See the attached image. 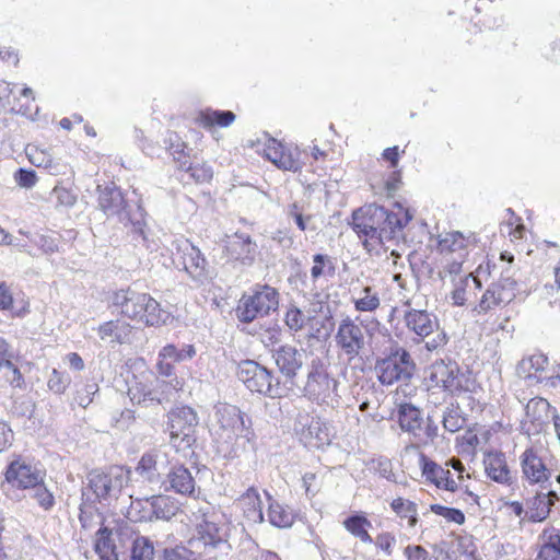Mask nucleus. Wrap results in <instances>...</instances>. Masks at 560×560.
<instances>
[{
    "instance_id": "37998d69",
    "label": "nucleus",
    "mask_w": 560,
    "mask_h": 560,
    "mask_svg": "<svg viewBox=\"0 0 560 560\" xmlns=\"http://www.w3.org/2000/svg\"><path fill=\"white\" fill-rule=\"evenodd\" d=\"M269 522L279 528L290 527L293 523V514L280 503L272 501L268 509Z\"/></svg>"
},
{
    "instance_id": "09e8293b",
    "label": "nucleus",
    "mask_w": 560,
    "mask_h": 560,
    "mask_svg": "<svg viewBox=\"0 0 560 560\" xmlns=\"http://www.w3.org/2000/svg\"><path fill=\"white\" fill-rule=\"evenodd\" d=\"M300 155L301 152L298 148H287L276 166L284 171L299 172L303 167Z\"/></svg>"
},
{
    "instance_id": "13d9d810",
    "label": "nucleus",
    "mask_w": 560,
    "mask_h": 560,
    "mask_svg": "<svg viewBox=\"0 0 560 560\" xmlns=\"http://www.w3.org/2000/svg\"><path fill=\"white\" fill-rule=\"evenodd\" d=\"M98 392V385L94 382L86 383L83 388L77 390L75 401L79 406L86 408L93 400V396Z\"/></svg>"
},
{
    "instance_id": "dca6fc26",
    "label": "nucleus",
    "mask_w": 560,
    "mask_h": 560,
    "mask_svg": "<svg viewBox=\"0 0 560 560\" xmlns=\"http://www.w3.org/2000/svg\"><path fill=\"white\" fill-rule=\"evenodd\" d=\"M271 358L285 382L294 385L296 376L305 364L307 353L303 348L287 343L273 348Z\"/></svg>"
},
{
    "instance_id": "e433bc0d",
    "label": "nucleus",
    "mask_w": 560,
    "mask_h": 560,
    "mask_svg": "<svg viewBox=\"0 0 560 560\" xmlns=\"http://www.w3.org/2000/svg\"><path fill=\"white\" fill-rule=\"evenodd\" d=\"M240 504L244 510L245 517L253 523H261L264 513L261 510V501L258 492L250 488L240 499Z\"/></svg>"
},
{
    "instance_id": "6e6d98bb",
    "label": "nucleus",
    "mask_w": 560,
    "mask_h": 560,
    "mask_svg": "<svg viewBox=\"0 0 560 560\" xmlns=\"http://www.w3.org/2000/svg\"><path fill=\"white\" fill-rule=\"evenodd\" d=\"M284 322L290 330L299 331L304 327L306 316L300 308L291 306L285 313Z\"/></svg>"
},
{
    "instance_id": "f257e3e1",
    "label": "nucleus",
    "mask_w": 560,
    "mask_h": 560,
    "mask_svg": "<svg viewBox=\"0 0 560 560\" xmlns=\"http://www.w3.org/2000/svg\"><path fill=\"white\" fill-rule=\"evenodd\" d=\"M46 471L27 458L18 456L12 459L4 471L5 493L15 501L33 499L44 510L55 505V497L45 483Z\"/></svg>"
},
{
    "instance_id": "680f3d73",
    "label": "nucleus",
    "mask_w": 560,
    "mask_h": 560,
    "mask_svg": "<svg viewBox=\"0 0 560 560\" xmlns=\"http://www.w3.org/2000/svg\"><path fill=\"white\" fill-rule=\"evenodd\" d=\"M187 172L189 173L190 177H192L196 182L199 183L209 182L213 175L212 168L206 164H189V166L187 167Z\"/></svg>"
},
{
    "instance_id": "338daca9",
    "label": "nucleus",
    "mask_w": 560,
    "mask_h": 560,
    "mask_svg": "<svg viewBox=\"0 0 560 560\" xmlns=\"http://www.w3.org/2000/svg\"><path fill=\"white\" fill-rule=\"evenodd\" d=\"M52 195L59 206L71 207L77 201V197L70 190L62 187H56L52 190Z\"/></svg>"
},
{
    "instance_id": "20e7f679",
    "label": "nucleus",
    "mask_w": 560,
    "mask_h": 560,
    "mask_svg": "<svg viewBox=\"0 0 560 560\" xmlns=\"http://www.w3.org/2000/svg\"><path fill=\"white\" fill-rule=\"evenodd\" d=\"M113 305L122 316L144 323L148 326L164 324L168 314L150 294L131 289H121L114 293Z\"/></svg>"
},
{
    "instance_id": "7ed1b4c3",
    "label": "nucleus",
    "mask_w": 560,
    "mask_h": 560,
    "mask_svg": "<svg viewBox=\"0 0 560 560\" xmlns=\"http://www.w3.org/2000/svg\"><path fill=\"white\" fill-rule=\"evenodd\" d=\"M130 480V470L121 466H112L106 470L94 469L86 476L82 488L85 504H101L103 508L116 502Z\"/></svg>"
},
{
    "instance_id": "b1692460",
    "label": "nucleus",
    "mask_w": 560,
    "mask_h": 560,
    "mask_svg": "<svg viewBox=\"0 0 560 560\" xmlns=\"http://www.w3.org/2000/svg\"><path fill=\"white\" fill-rule=\"evenodd\" d=\"M164 491H173L182 495H192L196 481L190 470L184 465H174L162 481Z\"/></svg>"
},
{
    "instance_id": "f03ea898",
    "label": "nucleus",
    "mask_w": 560,
    "mask_h": 560,
    "mask_svg": "<svg viewBox=\"0 0 560 560\" xmlns=\"http://www.w3.org/2000/svg\"><path fill=\"white\" fill-rule=\"evenodd\" d=\"M212 425L219 452L225 457H237L254 435L245 424L242 411L230 404L220 402L214 406Z\"/></svg>"
},
{
    "instance_id": "39448f33",
    "label": "nucleus",
    "mask_w": 560,
    "mask_h": 560,
    "mask_svg": "<svg viewBox=\"0 0 560 560\" xmlns=\"http://www.w3.org/2000/svg\"><path fill=\"white\" fill-rule=\"evenodd\" d=\"M338 386L339 382L328 373V364L315 357L307 365L306 381L300 389L308 400L336 409L340 406Z\"/></svg>"
},
{
    "instance_id": "6ab92c4d",
    "label": "nucleus",
    "mask_w": 560,
    "mask_h": 560,
    "mask_svg": "<svg viewBox=\"0 0 560 560\" xmlns=\"http://www.w3.org/2000/svg\"><path fill=\"white\" fill-rule=\"evenodd\" d=\"M140 508L138 521L152 522L154 520H171L178 511L175 501L167 495H152L150 498L139 499L131 505V511Z\"/></svg>"
},
{
    "instance_id": "0e129e2a",
    "label": "nucleus",
    "mask_w": 560,
    "mask_h": 560,
    "mask_svg": "<svg viewBox=\"0 0 560 560\" xmlns=\"http://www.w3.org/2000/svg\"><path fill=\"white\" fill-rule=\"evenodd\" d=\"M14 179L19 186L32 188L37 182V176L33 170L19 168L14 174Z\"/></svg>"
},
{
    "instance_id": "a211bd4d",
    "label": "nucleus",
    "mask_w": 560,
    "mask_h": 560,
    "mask_svg": "<svg viewBox=\"0 0 560 560\" xmlns=\"http://www.w3.org/2000/svg\"><path fill=\"white\" fill-rule=\"evenodd\" d=\"M429 378L435 386L452 394L468 389V378L459 371L455 362L435 361L429 368Z\"/></svg>"
},
{
    "instance_id": "a18cd8bd",
    "label": "nucleus",
    "mask_w": 560,
    "mask_h": 560,
    "mask_svg": "<svg viewBox=\"0 0 560 560\" xmlns=\"http://www.w3.org/2000/svg\"><path fill=\"white\" fill-rule=\"evenodd\" d=\"M335 264L328 255L315 254L313 256V267L311 268V277L314 281L323 276L332 277L335 275Z\"/></svg>"
},
{
    "instance_id": "f8f14e48",
    "label": "nucleus",
    "mask_w": 560,
    "mask_h": 560,
    "mask_svg": "<svg viewBox=\"0 0 560 560\" xmlns=\"http://www.w3.org/2000/svg\"><path fill=\"white\" fill-rule=\"evenodd\" d=\"M167 418L170 438L174 446H189L195 441L194 432L199 422L197 412L189 406H180L173 408Z\"/></svg>"
},
{
    "instance_id": "49530a36",
    "label": "nucleus",
    "mask_w": 560,
    "mask_h": 560,
    "mask_svg": "<svg viewBox=\"0 0 560 560\" xmlns=\"http://www.w3.org/2000/svg\"><path fill=\"white\" fill-rule=\"evenodd\" d=\"M390 508L400 517H407L408 525L410 527L416 526V524L418 522V517H417V504L415 502H411L409 500H404L402 498H397V499L393 500V502L390 503Z\"/></svg>"
},
{
    "instance_id": "393cba45",
    "label": "nucleus",
    "mask_w": 560,
    "mask_h": 560,
    "mask_svg": "<svg viewBox=\"0 0 560 560\" xmlns=\"http://www.w3.org/2000/svg\"><path fill=\"white\" fill-rule=\"evenodd\" d=\"M120 222L126 226L130 225L129 233L136 246H142L147 249L152 248L149 241V230L145 222V212L140 205H137L135 210L124 214Z\"/></svg>"
},
{
    "instance_id": "58836bf2",
    "label": "nucleus",
    "mask_w": 560,
    "mask_h": 560,
    "mask_svg": "<svg viewBox=\"0 0 560 560\" xmlns=\"http://www.w3.org/2000/svg\"><path fill=\"white\" fill-rule=\"evenodd\" d=\"M343 526L350 534L359 538L361 541L366 544L373 542V539L368 532V528L371 527L372 524L364 515L354 514L347 517L343 521Z\"/></svg>"
},
{
    "instance_id": "f704fd0d",
    "label": "nucleus",
    "mask_w": 560,
    "mask_h": 560,
    "mask_svg": "<svg viewBox=\"0 0 560 560\" xmlns=\"http://www.w3.org/2000/svg\"><path fill=\"white\" fill-rule=\"evenodd\" d=\"M398 422L402 431L408 432L416 439L423 419L420 409L411 404H402L398 408Z\"/></svg>"
},
{
    "instance_id": "6e6552de",
    "label": "nucleus",
    "mask_w": 560,
    "mask_h": 560,
    "mask_svg": "<svg viewBox=\"0 0 560 560\" xmlns=\"http://www.w3.org/2000/svg\"><path fill=\"white\" fill-rule=\"evenodd\" d=\"M237 377L252 393L270 398L281 397L279 378L275 377L271 370L254 360H244L238 364Z\"/></svg>"
},
{
    "instance_id": "2eb2a0df",
    "label": "nucleus",
    "mask_w": 560,
    "mask_h": 560,
    "mask_svg": "<svg viewBox=\"0 0 560 560\" xmlns=\"http://www.w3.org/2000/svg\"><path fill=\"white\" fill-rule=\"evenodd\" d=\"M517 282L506 271L501 273L498 281L492 282L483 292L478 306V313H487L498 306L509 304L516 296Z\"/></svg>"
},
{
    "instance_id": "79ce46f5",
    "label": "nucleus",
    "mask_w": 560,
    "mask_h": 560,
    "mask_svg": "<svg viewBox=\"0 0 560 560\" xmlns=\"http://www.w3.org/2000/svg\"><path fill=\"white\" fill-rule=\"evenodd\" d=\"M360 298L354 300V308L358 312H374L381 305L378 292L370 285H365L361 292Z\"/></svg>"
},
{
    "instance_id": "c9c22d12",
    "label": "nucleus",
    "mask_w": 560,
    "mask_h": 560,
    "mask_svg": "<svg viewBox=\"0 0 560 560\" xmlns=\"http://www.w3.org/2000/svg\"><path fill=\"white\" fill-rule=\"evenodd\" d=\"M235 120V114L231 110L206 109L200 112L198 121L205 129H211L214 126L222 128L229 127Z\"/></svg>"
},
{
    "instance_id": "4468645a",
    "label": "nucleus",
    "mask_w": 560,
    "mask_h": 560,
    "mask_svg": "<svg viewBox=\"0 0 560 560\" xmlns=\"http://www.w3.org/2000/svg\"><path fill=\"white\" fill-rule=\"evenodd\" d=\"M198 535L207 552L228 555L232 549L229 542L230 524L223 516L213 514L210 518H205L198 525Z\"/></svg>"
},
{
    "instance_id": "69168bd1",
    "label": "nucleus",
    "mask_w": 560,
    "mask_h": 560,
    "mask_svg": "<svg viewBox=\"0 0 560 560\" xmlns=\"http://www.w3.org/2000/svg\"><path fill=\"white\" fill-rule=\"evenodd\" d=\"M404 555L407 560H439L436 557L431 556L422 546L409 545L405 548Z\"/></svg>"
},
{
    "instance_id": "0eeeda50",
    "label": "nucleus",
    "mask_w": 560,
    "mask_h": 560,
    "mask_svg": "<svg viewBox=\"0 0 560 560\" xmlns=\"http://www.w3.org/2000/svg\"><path fill=\"white\" fill-rule=\"evenodd\" d=\"M370 338L366 327L347 316L338 324L335 342L340 355L345 357L348 363H351L366 352Z\"/></svg>"
},
{
    "instance_id": "3c124183",
    "label": "nucleus",
    "mask_w": 560,
    "mask_h": 560,
    "mask_svg": "<svg viewBox=\"0 0 560 560\" xmlns=\"http://www.w3.org/2000/svg\"><path fill=\"white\" fill-rule=\"evenodd\" d=\"M438 424L431 420L430 418L427 419V421L423 420V424L418 430L417 436H416V444L417 445H428L430 442H432L438 436Z\"/></svg>"
},
{
    "instance_id": "864d4df0",
    "label": "nucleus",
    "mask_w": 560,
    "mask_h": 560,
    "mask_svg": "<svg viewBox=\"0 0 560 560\" xmlns=\"http://www.w3.org/2000/svg\"><path fill=\"white\" fill-rule=\"evenodd\" d=\"M430 510L434 514L444 517L450 523L462 525L465 522V515L458 509L447 508L441 504H431Z\"/></svg>"
},
{
    "instance_id": "c03bdc74",
    "label": "nucleus",
    "mask_w": 560,
    "mask_h": 560,
    "mask_svg": "<svg viewBox=\"0 0 560 560\" xmlns=\"http://www.w3.org/2000/svg\"><path fill=\"white\" fill-rule=\"evenodd\" d=\"M195 355L196 349L192 345H182V347H177L170 343L161 349V357L174 362H184L192 359Z\"/></svg>"
},
{
    "instance_id": "bf43d9fd",
    "label": "nucleus",
    "mask_w": 560,
    "mask_h": 560,
    "mask_svg": "<svg viewBox=\"0 0 560 560\" xmlns=\"http://www.w3.org/2000/svg\"><path fill=\"white\" fill-rule=\"evenodd\" d=\"M465 245L464 236L456 232L447 234L444 238L440 241L441 252H456L462 249Z\"/></svg>"
},
{
    "instance_id": "e2e57ef3",
    "label": "nucleus",
    "mask_w": 560,
    "mask_h": 560,
    "mask_svg": "<svg viewBox=\"0 0 560 560\" xmlns=\"http://www.w3.org/2000/svg\"><path fill=\"white\" fill-rule=\"evenodd\" d=\"M189 550L183 546L164 548L156 560H188Z\"/></svg>"
},
{
    "instance_id": "7c9ffc66",
    "label": "nucleus",
    "mask_w": 560,
    "mask_h": 560,
    "mask_svg": "<svg viewBox=\"0 0 560 560\" xmlns=\"http://www.w3.org/2000/svg\"><path fill=\"white\" fill-rule=\"evenodd\" d=\"M548 365V358L542 353L533 354L523 359L517 365V374L524 378L528 385L541 383L546 376L542 373Z\"/></svg>"
},
{
    "instance_id": "f3484780",
    "label": "nucleus",
    "mask_w": 560,
    "mask_h": 560,
    "mask_svg": "<svg viewBox=\"0 0 560 560\" xmlns=\"http://www.w3.org/2000/svg\"><path fill=\"white\" fill-rule=\"evenodd\" d=\"M386 208L375 203L365 205L352 213V229L365 241L370 240L376 244L380 222L386 220Z\"/></svg>"
},
{
    "instance_id": "412c9836",
    "label": "nucleus",
    "mask_w": 560,
    "mask_h": 560,
    "mask_svg": "<svg viewBox=\"0 0 560 560\" xmlns=\"http://www.w3.org/2000/svg\"><path fill=\"white\" fill-rule=\"evenodd\" d=\"M97 207L107 217H118L119 221L124 214L131 211L121 190L114 183L98 184Z\"/></svg>"
},
{
    "instance_id": "9d476101",
    "label": "nucleus",
    "mask_w": 560,
    "mask_h": 560,
    "mask_svg": "<svg viewBox=\"0 0 560 560\" xmlns=\"http://www.w3.org/2000/svg\"><path fill=\"white\" fill-rule=\"evenodd\" d=\"M279 305V294L276 289L264 285L253 294H243L235 308L236 318L249 324L257 318L269 315Z\"/></svg>"
},
{
    "instance_id": "774afa93",
    "label": "nucleus",
    "mask_w": 560,
    "mask_h": 560,
    "mask_svg": "<svg viewBox=\"0 0 560 560\" xmlns=\"http://www.w3.org/2000/svg\"><path fill=\"white\" fill-rule=\"evenodd\" d=\"M396 544V538L390 533H382L376 537L375 545L382 549L387 556L392 555L393 546Z\"/></svg>"
},
{
    "instance_id": "72a5a7b5",
    "label": "nucleus",
    "mask_w": 560,
    "mask_h": 560,
    "mask_svg": "<svg viewBox=\"0 0 560 560\" xmlns=\"http://www.w3.org/2000/svg\"><path fill=\"white\" fill-rule=\"evenodd\" d=\"M173 363L174 361L161 357V351L159 352V359L156 363L158 372L161 376L170 378L168 381L160 382V388L165 389L170 395H172L173 392L178 393L184 387V380L175 375Z\"/></svg>"
},
{
    "instance_id": "c85d7f7f",
    "label": "nucleus",
    "mask_w": 560,
    "mask_h": 560,
    "mask_svg": "<svg viewBox=\"0 0 560 560\" xmlns=\"http://www.w3.org/2000/svg\"><path fill=\"white\" fill-rule=\"evenodd\" d=\"M13 350L5 339L0 338V382L21 387L22 374L13 363Z\"/></svg>"
},
{
    "instance_id": "4c0bfd02",
    "label": "nucleus",
    "mask_w": 560,
    "mask_h": 560,
    "mask_svg": "<svg viewBox=\"0 0 560 560\" xmlns=\"http://www.w3.org/2000/svg\"><path fill=\"white\" fill-rule=\"evenodd\" d=\"M112 532L107 527H102L96 533L95 552L101 560H118L116 546L110 538Z\"/></svg>"
},
{
    "instance_id": "ea45409f",
    "label": "nucleus",
    "mask_w": 560,
    "mask_h": 560,
    "mask_svg": "<svg viewBox=\"0 0 560 560\" xmlns=\"http://www.w3.org/2000/svg\"><path fill=\"white\" fill-rule=\"evenodd\" d=\"M480 288V279L472 276L471 273L465 276L464 278H460L459 281L455 283V288L451 294L453 304L457 306H463L467 301L468 291Z\"/></svg>"
},
{
    "instance_id": "4d7b16f0",
    "label": "nucleus",
    "mask_w": 560,
    "mask_h": 560,
    "mask_svg": "<svg viewBox=\"0 0 560 560\" xmlns=\"http://www.w3.org/2000/svg\"><path fill=\"white\" fill-rule=\"evenodd\" d=\"M465 424V418H463L457 409H447L443 417V427L445 430L455 433L459 431Z\"/></svg>"
},
{
    "instance_id": "1a4fd4ad",
    "label": "nucleus",
    "mask_w": 560,
    "mask_h": 560,
    "mask_svg": "<svg viewBox=\"0 0 560 560\" xmlns=\"http://www.w3.org/2000/svg\"><path fill=\"white\" fill-rule=\"evenodd\" d=\"M375 371L383 385H393L396 382H408L416 371V363L405 348L396 346L390 348L385 358L377 360Z\"/></svg>"
},
{
    "instance_id": "a19ab883",
    "label": "nucleus",
    "mask_w": 560,
    "mask_h": 560,
    "mask_svg": "<svg viewBox=\"0 0 560 560\" xmlns=\"http://www.w3.org/2000/svg\"><path fill=\"white\" fill-rule=\"evenodd\" d=\"M158 458L156 453H144L136 467V472L150 483L159 481Z\"/></svg>"
},
{
    "instance_id": "423d86ee",
    "label": "nucleus",
    "mask_w": 560,
    "mask_h": 560,
    "mask_svg": "<svg viewBox=\"0 0 560 560\" xmlns=\"http://www.w3.org/2000/svg\"><path fill=\"white\" fill-rule=\"evenodd\" d=\"M406 328L415 335L417 343L424 342L429 352L439 351L446 346L448 337L441 329L440 322L427 310L408 308L402 316Z\"/></svg>"
},
{
    "instance_id": "de8ad7c7",
    "label": "nucleus",
    "mask_w": 560,
    "mask_h": 560,
    "mask_svg": "<svg viewBox=\"0 0 560 560\" xmlns=\"http://www.w3.org/2000/svg\"><path fill=\"white\" fill-rule=\"evenodd\" d=\"M153 542L148 537H137L132 542L131 560H153Z\"/></svg>"
},
{
    "instance_id": "a878e982",
    "label": "nucleus",
    "mask_w": 560,
    "mask_h": 560,
    "mask_svg": "<svg viewBox=\"0 0 560 560\" xmlns=\"http://www.w3.org/2000/svg\"><path fill=\"white\" fill-rule=\"evenodd\" d=\"M229 256L243 265H252L257 255V244L244 233H235L226 243Z\"/></svg>"
},
{
    "instance_id": "603ef678",
    "label": "nucleus",
    "mask_w": 560,
    "mask_h": 560,
    "mask_svg": "<svg viewBox=\"0 0 560 560\" xmlns=\"http://www.w3.org/2000/svg\"><path fill=\"white\" fill-rule=\"evenodd\" d=\"M71 383V378L67 372H59L56 369L52 370L48 378V388L55 394H63Z\"/></svg>"
},
{
    "instance_id": "052dcab7",
    "label": "nucleus",
    "mask_w": 560,
    "mask_h": 560,
    "mask_svg": "<svg viewBox=\"0 0 560 560\" xmlns=\"http://www.w3.org/2000/svg\"><path fill=\"white\" fill-rule=\"evenodd\" d=\"M288 147H284L280 142H278L276 139H268L265 149H264V155L267 160H269L272 164L277 165L278 160L281 159V155L285 151Z\"/></svg>"
},
{
    "instance_id": "bb28decb",
    "label": "nucleus",
    "mask_w": 560,
    "mask_h": 560,
    "mask_svg": "<svg viewBox=\"0 0 560 560\" xmlns=\"http://www.w3.org/2000/svg\"><path fill=\"white\" fill-rule=\"evenodd\" d=\"M536 555L529 560H560V528L548 526L538 537Z\"/></svg>"
},
{
    "instance_id": "473e14b6",
    "label": "nucleus",
    "mask_w": 560,
    "mask_h": 560,
    "mask_svg": "<svg viewBox=\"0 0 560 560\" xmlns=\"http://www.w3.org/2000/svg\"><path fill=\"white\" fill-rule=\"evenodd\" d=\"M558 499L557 492L550 489H548L547 492H537L536 495L528 501V511L526 512L528 520L534 523L545 521Z\"/></svg>"
},
{
    "instance_id": "4be33fe9",
    "label": "nucleus",
    "mask_w": 560,
    "mask_h": 560,
    "mask_svg": "<svg viewBox=\"0 0 560 560\" xmlns=\"http://www.w3.org/2000/svg\"><path fill=\"white\" fill-rule=\"evenodd\" d=\"M521 467L523 477L532 485H540L541 488L551 487L549 482L551 471L547 468L544 459L534 448H527L521 455Z\"/></svg>"
},
{
    "instance_id": "c756f323",
    "label": "nucleus",
    "mask_w": 560,
    "mask_h": 560,
    "mask_svg": "<svg viewBox=\"0 0 560 560\" xmlns=\"http://www.w3.org/2000/svg\"><path fill=\"white\" fill-rule=\"evenodd\" d=\"M101 340L108 343L124 345L130 342L132 327L121 319H113L96 328Z\"/></svg>"
},
{
    "instance_id": "8fccbe9b",
    "label": "nucleus",
    "mask_w": 560,
    "mask_h": 560,
    "mask_svg": "<svg viewBox=\"0 0 560 560\" xmlns=\"http://www.w3.org/2000/svg\"><path fill=\"white\" fill-rule=\"evenodd\" d=\"M21 234L26 235L30 241L36 245L43 254L51 255L59 252V243L58 240L46 234H28L20 231Z\"/></svg>"
},
{
    "instance_id": "aec40b11",
    "label": "nucleus",
    "mask_w": 560,
    "mask_h": 560,
    "mask_svg": "<svg viewBox=\"0 0 560 560\" xmlns=\"http://www.w3.org/2000/svg\"><path fill=\"white\" fill-rule=\"evenodd\" d=\"M133 382L128 387V396L132 404L143 407L162 405L171 400V395L165 389L160 388V382H153L143 377H133Z\"/></svg>"
},
{
    "instance_id": "5fc2aeb1",
    "label": "nucleus",
    "mask_w": 560,
    "mask_h": 560,
    "mask_svg": "<svg viewBox=\"0 0 560 560\" xmlns=\"http://www.w3.org/2000/svg\"><path fill=\"white\" fill-rule=\"evenodd\" d=\"M287 217L292 219L300 231L307 229V222L311 221L312 215H304V207L299 202L290 203L285 209Z\"/></svg>"
},
{
    "instance_id": "9b49d317",
    "label": "nucleus",
    "mask_w": 560,
    "mask_h": 560,
    "mask_svg": "<svg viewBox=\"0 0 560 560\" xmlns=\"http://www.w3.org/2000/svg\"><path fill=\"white\" fill-rule=\"evenodd\" d=\"M294 431L300 441L310 448L329 445L331 432L327 422L306 411H299L294 421Z\"/></svg>"
},
{
    "instance_id": "2f4dec72",
    "label": "nucleus",
    "mask_w": 560,
    "mask_h": 560,
    "mask_svg": "<svg viewBox=\"0 0 560 560\" xmlns=\"http://www.w3.org/2000/svg\"><path fill=\"white\" fill-rule=\"evenodd\" d=\"M483 463L486 472L490 479L508 486L513 483V476L503 453L489 452L485 455Z\"/></svg>"
},
{
    "instance_id": "cd10ccee",
    "label": "nucleus",
    "mask_w": 560,
    "mask_h": 560,
    "mask_svg": "<svg viewBox=\"0 0 560 560\" xmlns=\"http://www.w3.org/2000/svg\"><path fill=\"white\" fill-rule=\"evenodd\" d=\"M420 464L422 467V475L438 488L452 492L457 490V483L452 478V474L448 469H445L429 459L424 454L420 455Z\"/></svg>"
},
{
    "instance_id": "ddd939ff",
    "label": "nucleus",
    "mask_w": 560,
    "mask_h": 560,
    "mask_svg": "<svg viewBox=\"0 0 560 560\" xmlns=\"http://www.w3.org/2000/svg\"><path fill=\"white\" fill-rule=\"evenodd\" d=\"M176 256L179 265L197 284H205L211 279L209 264L200 249L186 238L176 241Z\"/></svg>"
},
{
    "instance_id": "5701e85b",
    "label": "nucleus",
    "mask_w": 560,
    "mask_h": 560,
    "mask_svg": "<svg viewBox=\"0 0 560 560\" xmlns=\"http://www.w3.org/2000/svg\"><path fill=\"white\" fill-rule=\"evenodd\" d=\"M386 220L380 222L376 244H385L388 241L398 238L402 229L411 221L412 214L401 205L395 203L393 210L386 209Z\"/></svg>"
}]
</instances>
